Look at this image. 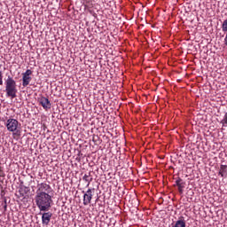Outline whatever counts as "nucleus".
Returning a JSON list of instances; mask_svg holds the SVG:
<instances>
[{"instance_id": "423d86ee", "label": "nucleus", "mask_w": 227, "mask_h": 227, "mask_svg": "<svg viewBox=\"0 0 227 227\" xmlns=\"http://www.w3.org/2000/svg\"><path fill=\"white\" fill-rule=\"evenodd\" d=\"M38 102L40 106L44 109V111H49V109H51L52 104L51 103V100L49 98L42 96L38 98Z\"/></svg>"}, {"instance_id": "6ab92c4d", "label": "nucleus", "mask_w": 227, "mask_h": 227, "mask_svg": "<svg viewBox=\"0 0 227 227\" xmlns=\"http://www.w3.org/2000/svg\"><path fill=\"white\" fill-rule=\"evenodd\" d=\"M7 207H8V206L6 205V200H5V204H4V210H6Z\"/></svg>"}, {"instance_id": "9d476101", "label": "nucleus", "mask_w": 227, "mask_h": 227, "mask_svg": "<svg viewBox=\"0 0 227 227\" xmlns=\"http://www.w3.org/2000/svg\"><path fill=\"white\" fill-rule=\"evenodd\" d=\"M218 175L222 176V178H226L227 176V165H221L219 168Z\"/></svg>"}, {"instance_id": "f03ea898", "label": "nucleus", "mask_w": 227, "mask_h": 227, "mask_svg": "<svg viewBox=\"0 0 227 227\" xmlns=\"http://www.w3.org/2000/svg\"><path fill=\"white\" fill-rule=\"evenodd\" d=\"M17 91V82L13 80V77L8 76L5 81L6 97H10L11 98H16Z\"/></svg>"}, {"instance_id": "6e6552de", "label": "nucleus", "mask_w": 227, "mask_h": 227, "mask_svg": "<svg viewBox=\"0 0 227 227\" xmlns=\"http://www.w3.org/2000/svg\"><path fill=\"white\" fill-rule=\"evenodd\" d=\"M175 185H176L179 194H184V189H185V181L180 177H177L175 182Z\"/></svg>"}, {"instance_id": "0eeeda50", "label": "nucleus", "mask_w": 227, "mask_h": 227, "mask_svg": "<svg viewBox=\"0 0 227 227\" xmlns=\"http://www.w3.org/2000/svg\"><path fill=\"white\" fill-rule=\"evenodd\" d=\"M42 215V223L45 226H48L49 223H51V219H52V213L51 212H44V213H40Z\"/></svg>"}, {"instance_id": "ddd939ff", "label": "nucleus", "mask_w": 227, "mask_h": 227, "mask_svg": "<svg viewBox=\"0 0 227 227\" xmlns=\"http://www.w3.org/2000/svg\"><path fill=\"white\" fill-rule=\"evenodd\" d=\"M194 196V190L189 189L186 192V198L192 200V197Z\"/></svg>"}, {"instance_id": "1a4fd4ad", "label": "nucleus", "mask_w": 227, "mask_h": 227, "mask_svg": "<svg viewBox=\"0 0 227 227\" xmlns=\"http://www.w3.org/2000/svg\"><path fill=\"white\" fill-rule=\"evenodd\" d=\"M91 173H93V171H90L87 174H85L82 177V180L84 182H87V185L86 187H90V184H91V182H93V177L91 176Z\"/></svg>"}, {"instance_id": "aec40b11", "label": "nucleus", "mask_w": 227, "mask_h": 227, "mask_svg": "<svg viewBox=\"0 0 227 227\" xmlns=\"http://www.w3.org/2000/svg\"><path fill=\"white\" fill-rule=\"evenodd\" d=\"M80 155H82V154L81 153V151L78 152V157H80Z\"/></svg>"}, {"instance_id": "9b49d317", "label": "nucleus", "mask_w": 227, "mask_h": 227, "mask_svg": "<svg viewBox=\"0 0 227 227\" xmlns=\"http://www.w3.org/2000/svg\"><path fill=\"white\" fill-rule=\"evenodd\" d=\"M32 78L29 75L23 74L22 76V86L26 88L27 86H29V82H31Z\"/></svg>"}, {"instance_id": "39448f33", "label": "nucleus", "mask_w": 227, "mask_h": 227, "mask_svg": "<svg viewBox=\"0 0 227 227\" xmlns=\"http://www.w3.org/2000/svg\"><path fill=\"white\" fill-rule=\"evenodd\" d=\"M83 194V205L86 207L91 203L93 194H95V188H89L86 192H82Z\"/></svg>"}, {"instance_id": "20e7f679", "label": "nucleus", "mask_w": 227, "mask_h": 227, "mask_svg": "<svg viewBox=\"0 0 227 227\" xmlns=\"http://www.w3.org/2000/svg\"><path fill=\"white\" fill-rule=\"evenodd\" d=\"M52 192V187L47 183L37 184V190L35 194H51Z\"/></svg>"}, {"instance_id": "412c9836", "label": "nucleus", "mask_w": 227, "mask_h": 227, "mask_svg": "<svg viewBox=\"0 0 227 227\" xmlns=\"http://www.w3.org/2000/svg\"><path fill=\"white\" fill-rule=\"evenodd\" d=\"M76 160H81V158L77 157V158H76Z\"/></svg>"}, {"instance_id": "4468645a", "label": "nucleus", "mask_w": 227, "mask_h": 227, "mask_svg": "<svg viewBox=\"0 0 227 227\" xmlns=\"http://www.w3.org/2000/svg\"><path fill=\"white\" fill-rule=\"evenodd\" d=\"M220 123L223 125V127H227V112L224 114V116Z\"/></svg>"}, {"instance_id": "a211bd4d", "label": "nucleus", "mask_w": 227, "mask_h": 227, "mask_svg": "<svg viewBox=\"0 0 227 227\" xmlns=\"http://www.w3.org/2000/svg\"><path fill=\"white\" fill-rule=\"evenodd\" d=\"M226 34H225V38H224V45H226L227 46V31L225 32Z\"/></svg>"}, {"instance_id": "dca6fc26", "label": "nucleus", "mask_w": 227, "mask_h": 227, "mask_svg": "<svg viewBox=\"0 0 227 227\" xmlns=\"http://www.w3.org/2000/svg\"><path fill=\"white\" fill-rule=\"evenodd\" d=\"M32 74H33V71H31V69H27L25 73L22 74V75L31 76Z\"/></svg>"}, {"instance_id": "f8f14e48", "label": "nucleus", "mask_w": 227, "mask_h": 227, "mask_svg": "<svg viewBox=\"0 0 227 227\" xmlns=\"http://www.w3.org/2000/svg\"><path fill=\"white\" fill-rule=\"evenodd\" d=\"M27 192H29V187L24 186V185H21L20 187L19 193L21 198H24V196H26V194H27Z\"/></svg>"}, {"instance_id": "7ed1b4c3", "label": "nucleus", "mask_w": 227, "mask_h": 227, "mask_svg": "<svg viewBox=\"0 0 227 227\" xmlns=\"http://www.w3.org/2000/svg\"><path fill=\"white\" fill-rule=\"evenodd\" d=\"M5 127L9 132H15V136H20V129L22 125L17 119L9 118L6 121Z\"/></svg>"}, {"instance_id": "f3484780", "label": "nucleus", "mask_w": 227, "mask_h": 227, "mask_svg": "<svg viewBox=\"0 0 227 227\" xmlns=\"http://www.w3.org/2000/svg\"><path fill=\"white\" fill-rule=\"evenodd\" d=\"M0 86H3V71L0 70Z\"/></svg>"}, {"instance_id": "f257e3e1", "label": "nucleus", "mask_w": 227, "mask_h": 227, "mask_svg": "<svg viewBox=\"0 0 227 227\" xmlns=\"http://www.w3.org/2000/svg\"><path fill=\"white\" fill-rule=\"evenodd\" d=\"M35 201L40 212H49L53 204L52 196L49 193H35Z\"/></svg>"}, {"instance_id": "2eb2a0df", "label": "nucleus", "mask_w": 227, "mask_h": 227, "mask_svg": "<svg viewBox=\"0 0 227 227\" xmlns=\"http://www.w3.org/2000/svg\"><path fill=\"white\" fill-rule=\"evenodd\" d=\"M222 31L223 33L227 32V19L225 20H223V22L222 24Z\"/></svg>"}]
</instances>
